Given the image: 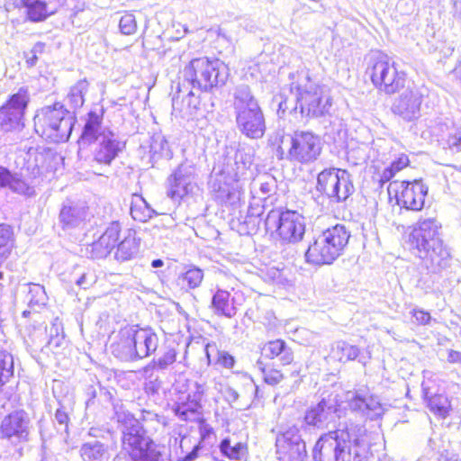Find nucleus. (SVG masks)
<instances>
[{
	"label": "nucleus",
	"instance_id": "1",
	"mask_svg": "<svg viewBox=\"0 0 461 461\" xmlns=\"http://www.w3.org/2000/svg\"><path fill=\"white\" fill-rule=\"evenodd\" d=\"M366 447L365 427L350 422L322 435L314 446L312 457L314 461H350L352 455L359 457Z\"/></svg>",
	"mask_w": 461,
	"mask_h": 461
},
{
	"label": "nucleus",
	"instance_id": "2",
	"mask_svg": "<svg viewBox=\"0 0 461 461\" xmlns=\"http://www.w3.org/2000/svg\"><path fill=\"white\" fill-rule=\"evenodd\" d=\"M229 77V68L221 60L206 57L193 59L183 69L182 86L185 84L200 92H211L225 85Z\"/></svg>",
	"mask_w": 461,
	"mask_h": 461
},
{
	"label": "nucleus",
	"instance_id": "3",
	"mask_svg": "<svg viewBox=\"0 0 461 461\" xmlns=\"http://www.w3.org/2000/svg\"><path fill=\"white\" fill-rule=\"evenodd\" d=\"M291 93L295 95L301 113L308 116L321 117L330 113L332 106V97L330 89L310 79L307 75L293 76Z\"/></svg>",
	"mask_w": 461,
	"mask_h": 461
},
{
	"label": "nucleus",
	"instance_id": "4",
	"mask_svg": "<svg viewBox=\"0 0 461 461\" xmlns=\"http://www.w3.org/2000/svg\"><path fill=\"white\" fill-rule=\"evenodd\" d=\"M350 234L345 226L337 224L324 230L305 252V260L313 266L330 265L346 248Z\"/></svg>",
	"mask_w": 461,
	"mask_h": 461
},
{
	"label": "nucleus",
	"instance_id": "5",
	"mask_svg": "<svg viewBox=\"0 0 461 461\" xmlns=\"http://www.w3.org/2000/svg\"><path fill=\"white\" fill-rule=\"evenodd\" d=\"M74 122V117L59 103L42 108L34 116L36 132L55 143L65 142L69 139Z\"/></svg>",
	"mask_w": 461,
	"mask_h": 461
},
{
	"label": "nucleus",
	"instance_id": "6",
	"mask_svg": "<svg viewBox=\"0 0 461 461\" xmlns=\"http://www.w3.org/2000/svg\"><path fill=\"white\" fill-rule=\"evenodd\" d=\"M366 73L377 90L388 95L398 93L406 86V74L381 51H373L369 55Z\"/></svg>",
	"mask_w": 461,
	"mask_h": 461
},
{
	"label": "nucleus",
	"instance_id": "7",
	"mask_svg": "<svg viewBox=\"0 0 461 461\" xmlns=\"http://www.w3.org/2000/svg\"><path fill=\"white\" fill-rule=\"evenodd\" d=\"M321 151L320 138L309 131H295L293 135H281L276 149L278 158L301 164L316 160Z\"/></svg>",
	"mask_w": 461,
	"mask_h": 461
},
{
	"label": "nucleus",
	"instance_id": "8",
	"mask_svg": "<svg viewBox=\"0 0 461 461\" xmlns=\"http://www.w3.org/2000/svg\"><path fill=\"white\" fill-rule=\"evenodd\" d=\"M265 226L267 231L276 232L287 243L299 242L305 233L304 217L296 211L271 210L265 220Z\"/></svg>",
	"mask_w": 461,
	"mask_h": 461
},
{
	"label": "nucleus",
	"instance_id": "9",
	"mask_svg": "<svg viewBox=\"0 0 461 461\" xmlns=\"http://www.w3.org/2000/svg\"><path fill=\"white\" fill-rule=\"evenodd\" d=\"M316 189L334 203L345 202L355 190L351 175L337 167L325 168L318 174Z\"/></svg>",
	"mask_w": 461,
	"mask_h": 461
},
{
	"label": "nucleus",
	"instance_id": "10",
	"mask_svg": "<svg viewBox=\"0 0 461 461\" xmlns=\"http://www.w3.org/2000/svg\"><path fill=\"white\" fill-rule=\"evenodd\" d=\"M428 191V186L421 180L394 181L388 186L389 195L394 194L397 204L412 211H420L423 208Z\"/></svg>",
	"mask_w": 461,
	"mask_h": 461
},
{
	"label": "nucleus",
	"instance_id": "11",
	"mask_svg": "<svg viewBox=\"0 0 461 461\" xmlns=\"http://www.w3.org/2000/svg\"><path fill=\"white\" fill-rule=\"evenodd\" d=\"M429 89L424 86L420 87L408 86L393 102L392 113L405 122H412L420 116V108L424 97H428Z\"/></svg>",
	"mask_w": 461,
	"mask_h": 461
},
{
	"label": "nucleus",
	"instance_id": "12",
	"mask_svg": "<svg viewBox=\"0 0 461 461\" xmlns=\"http://www.w3.org/2000/svg\"><path fill=\"white\" fill-rule=\"evenodd\" d=\"M29 102L26 89L21 88L0 107V127L5 131L21 130L23 127L24 111Z\"/></svg>",
	"mask_w": 461,
	"mask_h": 461
},
{
	"label": "nucleus",
	"instance_id": "13",
	"mask_svg": "<svg viewBox=\"0 0 461 461\" xmlns=\"http://www.w3.org/2000/svg\"><path fill=\"white\" fill-rule=\"evenodd\" d=\"M276 447L279 461H307L305 443L295 426L277 435Z\"/></svg>",
	"mask_w": 461,
	"mask_h": 461
},
{
	"label": "nucleus",
	"instance_id": "14",
	"mask_svg": "<svg viewBox=\"0 0 461 461\" xmlns=\"http://www.w3.org/2000/svg\"><path fill=\"white\" fill-rule=\"evenodd\" d=\"M195 168L193 165L183 163L167 177V194L174 201H180L193 194L196 188Z\"/></svg>",
	"mask_w": 461,
	"mask_h": 461
},
{
	"label": "nucleus",
	"instance_id": "15",
	"mask_svg": "<svg viewBox=\"0 0 461 461\" xmlns=\"http://www.w3.org/2000/svg\"><path fill=\"white\" fill-rule=\"evenodd\" d=\"M30 419L23 411H15L5 416L0 424V438L12 443L26 441Z\"/></svg>",
	"mask_w": 461,
	"mask_h": 461
},
{
	"label": "nucleus",
	"instance_id": "16",
	"mask_svg": "<svg viewBox=\"0 0 461 461\" xmlns=\"http://www.w3.org/2000/svg\"><path fill=\"white\" fill-rule=\"evenodd\" d=\"M91 152L93 161L99 164L109 166L124 149L125 142L121 140L114 132H105L99 140L93 143Z\"/></svg>",
	"mask_w": 461,
	"mask_h": 461
},
{
	"label": "nucleus",
	"instance_id": "17",
	"mask_svg": "<svg viewBox=\"0 0 461 461\" xmlns=\"http://www.w3.org/2000/svg\"><path fill=\"white\" fill-rule=\"evenodd\" d=\"M434 137L438 145V151L455 154L461 151V129L456 127L449 118L440 120L434 126Z\"/></svg>",
	"mask_w": 461,
	"mask_h": 461
},
{
	"label": "nucleus",
	"instance_id": "18",
	"mask_svg": "<svg viewBox=\"0 0 461 461\" xmlns=\"http://www.w3.org/2000/svg\"><path fill=\"white\" fill-rule=\"evenodd\" d=\"M236 122L241 133L250 139H260L266 131V123L261 108L236 113Z\"/></svg>",
	"mask_w": 461,
	"mask_h": 461
},
{
	"label": "nucleus",
	"instance_id": "19",
	"mask_svg": "<svg viewBox=\"0 0 461 461\" xmlns=\"http://www.w3.org/2000/svg\"><path fill=\"white\" fill-rule=\"evenodd\" d=\"M135 359L149 357L156 351L158 345V338L150 328H140L138 325H130Z\"/></svg>",
	"mask_w": 461,
	"mask_h": 461
},
{
	"label": "nucleus",
	"instance_id": "20",
	"mask_svg": "<svg viewBox=\"0 0 461 461\" xmlns=\"http://www.w3.org/2000/svg\"><path fill=\"white\" fill-rule=\"evenodd\" d=\"M345 400L352 411H360L371 420L377 419L384 413V406L377 397H362L357 392L348 391Z\"/></svg>",
	"mask_w": 461,
	"mask_h": 461
},
{
	"label": "nucleus",
	"instance_id": "21",
	"mask_svg": "<svg viewBox=\"0 0 461 461\" xmlns=\"http://www.w3.org/2000/svg\"><path fill=\"white\" fill-rule=\"evenodd\" d=\"M242 294L217 288L212 295L211 308L217 315L232 318L237 313V305L241 303Z\"/></svg>",
	"mask_w": 461,
	"mask_h": 461
},
{
	"label": "nucleus",
	"instance_id": "22",
	"mask_svg": "<svg viewBox=\"0 0 461 461\" xmlns=\"http://www.w3.org/2000/svg\"><path fill=\"white\" fill-rule=\"evenodd\" d=\"M121 232L119 222H112L100 236V238L93 242L90 247V255L93 258H106L116 246Z\"/></svg>",
	"mask_w": 461,
	"mask_h": 461
},
{
	"label": "nucleus",
	"instance_id": "23",
	"mask_svg": "<svg viewBox=\"0 0 461 461\" xmlns=\"http://www.w3.org/2000/svg\"><path fill=\"white\" fill-rule=\"evenodd\" d=\"M177 94L172 97V107L174 112H177L183 117H191L195 114L199 105L200 97L194 93L195 89L186 87L184 91L180 84L177 86Z\"/></svg>",
	"mask_w": 461,
	"mask_h": 461
},
{
	"label": "nucleus",
	"instance_id": "24",
	"mask_svg": "<svg viewBox=\"0 0 461 461\" xmlns=\"http://www.w3.org/2000/svg\"><path fill=\"white\" fill-rule=\"evenodd\" d=\"M102 115L95 112H90L86 119L78 144L80 148H86L95 141L105 132H113L102 125Z\"/></svg>",
	"mask_w": 461,
	"mask_h": 461
},
{
	"label": "nucleus",
	"instance_id": "25",
	"mask_svg": "<svg viewBox=\"0 0 461 461\" xmlns=\"http://www.w3.org/2000/svg\"><path fill=\"white\" fill-rule=\"evenodd\" d=\"M110 349L115 357L122 361L136 360L130 325L119 330L110 346Z\"/></svg>",
	"mask_w": 461,
	"mask_h": 461
},
{
	"label": "nucleus",
	"instance_id": "26",
	"mask_svg": "<svg viewBox=\"0 0 461 461\" xmlns=\"http://www.w3.org/2000/svg\"><path fill=\"white\" fill-rule=\"evenodd\" d=\"M432 240V220L420 221L411 234V241L418 249L420 258H426L430 251Z\"/></svg>",
	"mask_w": 461,
	"mask_h": 461
},
{
	"label": "nucleus",
	"instance_id": "27",
	"mask_svg": "<svg viewBox=\"0 0 461 461\" xmlns=\"http://www.w3.org/2000/svg\"><path fill=\"white\" fill-rule=\"evenodd\" d=\"M0 188H8L13 193L24 195H34V187L29 185L21 175L13 173L5 167L0 166Z\"/></svg>",
	"mask_w": 461,
	"mask_h": 461
},
{
	"label": "nucleus",
	"instance_id": "28",
	"mask_svg": "<svg viewBox=\"0 0 461 461\" xmlns=\"http://www.w3.org/2000/svg\"><path fill=\"white\" fill-rule=\"evenodd\" d=\"M335 411L336 410L331 403L322 400L306 412L305 421L309 425L324 428L335 420Z\"/></svg>",
	"mask_w": 461,
	"mask_h": 461
},
{
	"label": "nucleus",
	"instance_id": "29",
	"mask_svg": "<svg viewBox=\"0 0 461 461\" xmlns=\"http://www.w3.org/2000/svg\"><path fill=\"white\" fill-rule=\"evenodd\" d=\"M262 355L269 359L278 357L282 365H289L294 360V354L282 339L269 341L262 348Z\"/></svg>",
	"mask_w": 461,
	"mask_h": 461
},
{
	"label": "nucleus",
	"instance_id": "30",
	"mask_svg": "<svg viewBox=\"0 0 461 461\" xmlns=\"http://www.w3.org/2000/svg\"><path fill=\"white\" fill-rule=\"evenodd\" d=\"M140 249V240L136 237V232L132 230H127L122 240L117 245L115 258L119 261H127L133 258Z\"/></svg>",
	"mask_w": 461,
	"mask_h": 461
},
{
	"label": "nucleus",
	"instance_id": "31",
	"mask_svg": "<svg viewBox=\"0 0 461 461\" xmlns=\"http://www.w3.org/2000/svg\"><path fill=\"white\" fill-rule=\"evenodd\" d=\"M255 149L246 143H240L234 155V177L242 176L253 163Z\"/></svg>",
	"mask_w": 461,
	"mask_h": 461
},
{
	"label": "nucleus",
	"instance_id": "32",
	"mask_svg": "<svg viewBox=\"0 0 461 461\" xmlns=\"http://www.w3.org/2000/svg\"><path fill=\"white\" fill-rule=\"evenodd\" d=\"M88 215V209L84 204L64 205L59 213V220L66 227H76Z\"/></svg>",
	"mask_w": 461,
	"mask_h": 461
},
{
	"label": "nucleus",
	"instance_id": "33",
	"mask_svg": "<svg viewBox=\"0 0 461 461\" xmlns=\"http://www.w3.org/2000/svg\"><path fill=\"white\" fill-rule=\"evenodd\" d=\"M360 348L345 340H337L331 344L330 357L341 363L353 361L358 357Z\"/></svg>",
	"mask_w": 461,
	"mask_h": 461
},
{
	"label": "nucleus",
	"instance_id": "34",
	"mask_svg": "<svg viewBox=\"0 0 461 461\" xmlns=\"http://www.w3.org/2000/svg\"><path fill=\"white\" fill-rule=\"evenodd\" d=\"M233 107L235 113L260 108L257 99L253 96L250 88L247 85H240L235 88Z\"/></svg>",
	"mask_w": 461,
	"mask_h": 461
},
{
	"label": "nucleus",
	"instance_id": "35",
	"mask_svg": "<svg viewBox=\"0 0 461 461\" xmlns=\"http://www.w3.org/2000/svg\"><path fill=\"white\" fill-rule=\"evenodd\" d=\"M202 408V403L176 400L173 406V411L183 421H194L203 416Z\"/></svg>",
	"mask_w": 461,
	"mask_h": 461
},
{
	"label": "nucleus",
	"instance_id": "36",
	"mask_svg": "<svg viewBox=\"0 0 461 461\" xmlns=\"http://www.w3.org/2000/svg\"><path fill=\"white\" fill-rule=\"evenodd\" d=\"M21 4L26 7L27 15L31 21L40 22L51 15L52 6H45L44 0H21Z\"/></svg>",
	"mask_w": 461,
	"mask_h": 461
},
{
	"label": "nucleus",
	"instance_id": "37",
	"mask_svg": "<svg viewBox=\"0 0 461 461\" xmlns=\"http://www.w3.org/2000/svg\"><path fill=\"white\" fill-rule=\"evenodd\" d=\"M107 447L98 440L84 443L80 447V456L84 461H103L107 456Z\"/></svg>",
	"mask_w": 461,
	"mask_h": 461
},
{
	"label": "nucleus",
	"instance_id": "38",
	"mask_svg": "<svg viewBox=\"0 0 461 461\" xmlns=\"http://www.w3.org/2000/svg\"><path fill=\"white\" fill-rule=\"evenodd\" d=\"M239 178L235 177V183L232 185L224 184L216 190V198L222 203L235 205L241 198V190L238 183Z\"/></svg>",
	"mask_w": 461,
	"mask_h": 461
},
{
	"label": "nucleus",
	"instance_id": "39",
	"mask_svg": "<svg viewBox=\"0 0 461 461\" xmlns=\"http://www.w3.org/2000/svg\"><path fill=\"white\" fill-rule=\"evenodd\" d=\"M155 211L148 204L146 200L134 194L131 200V215L135 221L146 222L153 217Z\"/></svg>",
	"mask_w": 461,
	"mask_h": 461
},
{
	"label": "nucleus",
	"instance_id": "40",
	"mask_svg": "<svg viewBox=\"0 0 461 461\" xmlns=\"http://www.w3.org/2000/svg\"><path fill=\"white\" fill-rule=\"evenodd\" d=\"M454 409L449 398L444 394H434V417L442 420V426L449 427L450 421L447 420L452 416Z\"/></svg>",
	"mask_w": 461,
	"mask_h": 461
},
{
	"label": "nucleus",
	"instance_id": "41",
	"mask_svg": "<svg viewBox=\"0 0 461 461\" xmlns=\"http://www.w3.org/2000/svg\"><path fill=\"white\" fill-rule=\"evenodd\" d=\"M14 247L13 228L7 224H0V266L9 258Z\"/></svg>",
	"mask_w": 461,
	"mask_h": 461
},
{
	"label": "nucleus",
	"instance_id": "42",
	"mask_svg": "<svg viewBox=\"0 0 461 461\" xmlns=\"http://www.w3.org/2000/svg\"><path fill=\"white\" fill-rule=\"evenodd\" d=\"M203 279V272L201 268L192 267L178 276V285L183 288L194 289L200 286Z\"/></svg>",
	"mask_w": 461,
	"mask_h": 461
},
{
	"label": "nucleus",
	"instance_id": "43",
	"mask_svg": "<svg viewBox=\"0 0 461 461\" xmlns=\"http://www.w3.org/2000/svg\"><path fill=\"white\" fill-rule=\"evenodd\" d=\"M88 90V82L86 79L77 81L68 95V102L72 108H80L85 102L84 96Z\"/></svg>",
	"mask_w": 461,
	"mask_h": 461
},
{
	"label": "nucleus",
	"instance_id": "44",
	"mask_svg": "<svg viewBox=\"0 0 461 461\" xmlns=\"http://www.w3.org/2000/svg\"><path fill=\"white\" fill-rule=\"evenodd\" d=\"M452 258L448 248L444 245L443 240L434 237V263L440 269H445L450 266Z\"/></svg>",
	"mask_w": 461,
	"mask_h": 461
},
{
	"label": "nucleus",
	"instance_id": "45",
	"mask_svg": "<svg viewBox=\"0 0 461 461\" xmlns=\"http://www.w3.org/2000/svg\"><path fill=\"white\" fill-rule=\"evenodd\" d=\"M204 386L197 382L191 383L188 385L186 393H181L177 400L192 402L193 403H201L204 396Z\"/></svg>",
	"mask_w": 461,
	"mask_h": 461
},
{
	"label": "nucleus",
	"instance_id": "46",
	"mask_svg": "<svg viewBox=\"0 0 461 461\" xmlns=\"http://www.w3.org/2000/svg\"><path fill=\"white\" fill-rule=\"evenodd\" d=\"M220 448L223 455L235 460H240L246 451V447L242 443L238 442L231 446L230 439L227 438L221 441Z\"/></svg>",
	"mask_w": 461,
	"mask_h": 461
},
{
	"label": "nucleus",
	"instance_id": "47",
	"mask_svg": "<svg viewBox=\"0 0 461 461\" xmlns=\"http://www.w3.org/2000/svg\"><path fill=\"white\" fill-rule=\"evenodd\" d=\"M168 145L166 139L161 135H154L151 138L149 152L152 158H158L168 156Z\"/></svg>",
	"mask_w": 461,
	"mask_h": 461
},
{
	"label": "nucleus",
	"instance_id": "48",
	"mask_svg": "<svg viewBox=\"0 0 461 461\" xmlns=\"http://www.w3.org/2000/svg\"><path fill=\"white\" fill-rule=\"evenodd\" d=\"M28 302L31 306L45 305L47 302V294L42 285L32 284L28 292Z\"/></svg>",
	"mask_w": 461,
	"mask_h": 461
},
{
	"label": "nucleus",
	"instance_id": "49",
	"mask_svg": "<svg viewBox=\"0 0 461 461\" xmlns=\"http://www.w3.org/2000/svg\"><path fill=\"white\" fill-rule=\"evenodd\" d=\"M257 366L263 374L264 381L270 385H276L284 379L281 371L276 368H266L261 361L257 362Z\"/></svg>",
	"mask_w": 461,
	"mask_h": 461
},
{
	"label": "nucleus",
	"instance_id": "50",
	"mask_svg": "<svg viewBox=\"0 0 461 461\" xmlns=\"http://www.w3.org/2000/svg\"><path fill=\"white\" fill-rule=\"evenodd\" d=\"M176 359V352L174 348L167 349L158 359H153L152 366L159 370H164L172 365Z\"/></svg>",
	"mask_w": 461,
	"mask_h": 461
},
{
	"label": "nucleus",
	"instance_id": "51",
	"mask_svg": "<svg viewBox=\"0 0 461 461\" xmlns=\"http://www.w3.org/2000/svg\"><path fill=\"white\" fill-rule=\"evenodd\" d=\"M119 27L125 35L133 34L137 30L135 16L131 13H125L120 19Z\"/></svg>",
	"mask_w": 461,
	"mask_h": 461
},
{
	"label": "nucleus",
	"instance_id": "52",
	"mask_svg": "<svg viewBox=\"0 0 461 461\" xmlns=\"http://www.w3.org/2000/svg\"><path fill=\"white\" fill-rule=\"evenodd\" d=\"M95 282V277L91 273L86 271L84 268L82 273H79L77 279V285L80 288L86 289Z\"/></svg>",
	"mask_w": 461,
	"mask_h": 461
},
{
	"label": "nucleus",
	"instance_id": "53",
	"mask_svg": "<svg viewBox=\"0 0 461 461\" xmlns=\"http://www.w3.org/2000/svg\"><path fill=\"white\" fill-rule=\"evenodd\" d=\"M216 364L224 368H231L235 364V359L226 351H217Z\"/></svg>",
	"mask_w": 461,
	"mask_h": 461
},
{
	"label": "nucleus",
	"instance_id": "54",
	"mask_svg": "<svg viewBox=\"0 0 461 461\" xmlns=\"http://www.w3.org/2000/svg\"><path fill=\"white\" fill-rule=\"evenodd\" d=\"M199 424V432L201 438L203 440H205L211 437V435L213 433V429L209 425L203 416H201L198 420H195Z\"/></svg>",
	"mask_w": 461,
	"mask_h": 461
},
{
	"label": "nucleus",
	"instance_id": "55",
	"mask_svg": "<svg viewBox=\"0 0 461 461\" xmlns=\"http://www.w3.org/2000/svg\"><path fill=\"white\" fill-rule=\"evenodd\" d=\"M412 317L415 319L417 323L425 324L428 323L430 320L429 312H424L422 310L413 309L411 311Z\"/></svg>",
	"mask_w": 461,
	"mask_h": 461
},
{
	"label": "nucleus",
	"instance_id": "56",
	"mask_svg": "<svg viewBox=\"0 0 461 461\" xmlns=\"http://www.w3.org/2000/svg\"><path fill=\"white\" fill-rule=\"evenodd\" d=\"M408 164H409V158L405 155H402L396 160L392 162L393 168H396V170L403 169L404 167H406L408 166Z\"/></svg>",
	"mask_w": 461,
	"mask_h": 461
},
{
	"label": "nucleus",
	"instance_id": "57",
	"mask_svg": "<svg viewBox=\"0 0 461 461\" xmlns=\"http://www.w3.org/2000/svg\"><path fill=\"white\" fill-rule=\"evenodd\" d=\"M55 420L59 424L64 425L66 428L68 427V416L63 410L58 409L56 411Z\"/></svg>",
	"mask_w": 461,
	"mask_h": 461
},
{
	"label": "nucleus",
	"instance_id": "58",
	"mask_svg": "<svg viewBox=\"0 0 461 461\" xmlns=\"http://www.w3.org/2000/svg\"><path fill=\"white\" fill-rule=\"evenodd\" d=\"M45 6H52L54 9L51 11V14H54L58 10L63 6L66 0H44Z\"/></svg>",
	"mask_w": 461,
	"mask_h": 461
},
{
	"label": "nucleus",
	"instance_id": "59",
	"mask_svg": "<svg viewBox=\"0 0 461 461\" xmlns=\"http://www.w3.org/2000/svg\"><path fill=\"white\" fill-rule=\"evenodd\" d=\"M447 361L452 364L461 365V352L456 350H449L447 353Z\"/></svg>",
	"mask_w": 461,
	"mask_h": 461
},
{
	"label": "nucleus",
	"instance_id": "60",
	"mask_svg": "<svg viewBox=\"0 0 461 461\" xmlns=\"http://www.w3.org/2000/svg\"><path fill=\"white\" fill-rule=\"evenodd\" d=\"M249 217L251 218L253 221H258V216L262 213V207L259 205H257L256 207L250 206L249 208Z\"/></svg>",
	"mask_w": 461,
	"mask_h": 461
},
{
	"label": "nucleus",
	"instance_id": "61",
	"mask_svg": "<svg viewBox=\"0 0 461 461\" xmlns=\"http://www.w3.org/2000/svg\"><path fill=\"white\" fill-rule=\"evenodd\" d=\"M84 267H76L68 276V283L77 285V279L78 278L79 273H82Z\"/></svg>",
	"mask_w": 461,
	"mask_h": 461
},
{
	"label": "nucleus",
	"instance_id": "62",
	"mask_svg": "<svg viewBox=\"0 0 461 461\" xmlns=\"http://www.w3.org/2000/svg\"><path fill=\"white\" fill-rule=\"evenodd\" d=\"M393 177V172L388 167H385L382 174L380 175L379 182L381 185H384L386 182H389Z\"/></svg>",
	"mask_w": 461,
	"mask_h": 461
},
{
	"label": "nucleus",
	"instance_id": "63",
	"mask_svg": "<svg viewBox=\"0 0 461 461\" xmlns=\"http://www.w3.org/2000/svg\"><path fill=\"white\" fill-rule=\"evenodd\" d=\"M38 55L35 53H29L26 55V64L28 67H33L37 63Z\"/></svg>",
	"mask_w": 461,
	"mask_h": 461
},
{
	"label": "nucleus",
	"instance_id": "64",
	"mask_svg": "<svg viewBox=\"0 0 461 461\" xmlns=\"http://www.w3.org/2000/svg\"><path fill=\"white\" fill-rule=\"evenodd\" d=\"M259 189L263 194H268L272 191V184L269 182H262Z\"/></svg>",
	"mask_w": 461,
	"mask_h": 461
}]
</instances>
